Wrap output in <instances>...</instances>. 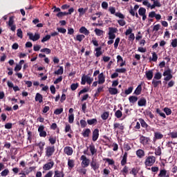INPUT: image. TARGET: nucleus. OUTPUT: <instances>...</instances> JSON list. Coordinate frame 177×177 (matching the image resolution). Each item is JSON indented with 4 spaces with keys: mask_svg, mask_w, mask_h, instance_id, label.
I'll return each instance as SVG.
<instances>
[{
    "mask_svg": "<svg viewBox=\"0 0 177 177\" xmlns=\"http://www.w3.org/2000/svg\"><path fill=\"white\" fill-rule=\"evenodd\" d=\"M156 162V158L153 156H147L145 161V167H151Z\"/></svg>",
    "mask_w": 177,
    "mask_h": 177,
    "instance_id": "f257e3e1",
    "label": "nucleus"
},
{
    "mask_svg": "<svg viewBox=\"0 0 177 177\" xmlns=\"http://www.w3.org/2000/svg\"><path fill=\"white\" fill-rule=\"evenodd\" d=\"M163 77H165L164 78V81L168 82V81H171V80H172L174 75H172V72L171 71V70L168 68L167 70L164 71Z\"/></svg>",
    "mask_w": 177,
    "mask_h": 177,
    "instance_id": "f03ea898",
    "label": "nucleus"
},
{
    "mask_svg": "<svg viewBox=\"0 0 177 177\" xmlns=\"http://www.w3.org/2000/svg\"><path fill=\"white\" fill-rule=\"evenodd\" d=\"M80 160L82 161V165L83 168H86L89 167V165L91 164V161L88 158L85 156V155H82L80 157Z\"/></svg>",
    "mask_w": 177,
    "mask_h": 177,
    "instance_id": "7ed1b4c3",
    "label": "nucleus"
},
{
    "mask_svg": "<svg viewBox=\"0 0 177 177\" xmlns=\"http://www.w3.org/2000/svg\"><path fill=\"white\" fill-rule=\"evenodd\" d=\"M90 165L91 167V169L94 170L95 171H97V169H99V167H100V165L97 162V160L95 158H92L91 162H90Z\"/></svg>",
    "mask_w": 177,
    "mask_h": 177,
    "instance_id": "20e7f679",
    "label": "nucleus"
},
{
    "mask_svg": "<svg viewBox=\"0 0 177 177\" xmlns=\"http://www.w3.org/2000/svg\"><path fill=\"white\" fill-rule=\"evenodd\" d=\"M118 73H122V74H125V73H127V68H117V69H115V73H113L111 75V78H112L113 80L114 78H117V77H118Z\"/></svg>",
    "mask_w": 177,
    "mask_h": 177,
    "instance_id": "39448f33",
    "label": "nucleus"
},
{
    "mask_svg": "<svg viewBox=\"0 0 177 177\" xmlns=\"http://www.w3.org/2000/svg\"><path fill=\"white\" fill-rule=\"evenodd\" d=\"M140 124H141L142 128H144L147 132H150L151 131V127L146 123V121H145V119L140 118L138 119Z\"/></svg>",
    "mask_w": 177,
    "mask_h": 177,
    "instance_id": "423d86ee",
    "label": "nucleus"
},
{
    "mask_svg": "<svg viewBox=\"0 0 177 177\" xmlns=\"http://www.w3.org/2000/svg\"><path fill=\"white\" fill-rule=\"evenodd\" d=\"M55 146H48L46 148V157H52L55 153Z\"/></svg>",
    "mask_w": 177,
    "mask_h": 177,
    "instance_id": "0eeeda50",
    "label": "nucleus"
},
{
    "mask_svg": "<svg viewBox=\"0 0 177 177\" xmlns=\"http://www.w3.org/2000/svg\"><path fill=\"white\" fill-rule=\"evenodd\" d=\"M55 165V162L53 160H50V162L46 163L43 166L44 171H49V169H52L53 168V166Z\"/></svg>",
    "mask_w": 177,
    "mask_h": 177,
    "instance_id": "6e6552de",
    "label": "nucleus"
},
{
    "mask_svg": "<svg viewBox=\"0 0 177 177\" xmlns=\"http://www.w3.org/2000/svg\"><path fill=\"white\" fill-rule=\"evenodd\" d=\"M28 35L29 36V39L31 41H33V42H35V41H38V39L41 38V35H39V33H35L34 35V34L31 32H28Z\"/></svg>",
    "mask_w": 177,
    "mask_h": 177,
    "instance_id": "1a4fd4ad",
    "label": "nucleus"
},
{
    "mask_svg": "<svg viewBox=\"0 0 177 177\" xmlns=\"http://www.w3.org/2000/svg\"><path fill=\"white\" fill-rule=\"evenodd\" d=\"M45 127L44 125H41L38 128V132L39 133L40 138H46V131H44Z\"/></svg>",
    "mask_w": 177,
    "mask_h": 177,
    "instance_id": "9d476101",
    "label": "nucleus"
},
{
    "mask_svg": "<svg viewBox=\"0 0 177 177\" xmlns=\"http://www.w3.org/2000/svg\"><path fill=\"white\" fill-rule=\"evenodd\" d=\"M149 142H150V138L145 137V136L140 137V143H141V145H149Z\"/></svg>",
    "mask_w": 177,
    "mask_h": 177,
    "instance_id": "9b49d317",
    "label": "nucleus"
},
{
    "mask_svg": "<svg viewBox=\"0 0 177 177\" xmlns=\"http://www.w3.org/2000/svg\"><path fill=\"white\" fill-rule=\"evenodd\" d=\"M106 82V76L103 73H101L98 75V84L99 85H102Z\"/></svg>",
    "mask_w": 177,
    "mask_h": 177,
    "instance_id": "f8f14e48",
    "label": "nucleus"
},
{
    "mask_svg": "<svg viewBox=\"0 0 177 177\" xmlns=\"http://www.w3.org/2000/svg\"><path fill=\"white\" fill-rule=\"evenodd\" d=\"M113 129L115 131L117 132V133H118V131H117V129H120V131H124V125H122V124L115 122L113 124Z\"/></svg>",
    "mask_w": 177,
    "mask_h": 177,
    "instance_id": "ddd939ff",
    "label": "nucleus"
},
{
    "mask_svg": "<svg viewBox=\"0 0 177 177\" xmlns=\"http://www.w3.org/2000/svg\"><path fill=\"white\" fill-rule=\"evenodd\" d=\"M158 177H169V173L165 169H160L158 174Z\"/></svg>",
    "mask_w": 177,
    "mask_h": 177,
    "instance_id": "4468645a",
    "label": "nucleus"
},
{
    "mask_svg": "<svg viewBox=\"0 0 177 177\" xmlns=\"http://www.w3.org/2000/svg\"><path fill=\"white\" fill-rule=\"evenodd\" d=\"M99 139V129H95L93 131L92 140L96 142Z\"/></svg>",
    "mask_w": 177,
    "mask_h": 177,
    "instance_id": "2eb2a0df",
    "label": "nucleus"
},
{
    "mask_svg": "<svg viewBox=\"0 0 177 177\" xmlns=\"http://www.w3.org/2000/svg\"><path fill=\"white\" fill-rule=\"evenodd\" d=\"M146 104H147V100L145 97H141L138 102V105L140 107L146 106Z\"/></svg>",
    "mask_w": 177,
    "mask_h": 177,
    "instance_id": "dca6fc26",
    "label": "nucleus"
},
{
    "mask_svg": "<svg viewBox=\"0 0 177 177\" xmlns=\"http://www.w3.org/2000/svg\"><path fill=\"white\" fill-rule=\"evenodd\" d=\"M127 161H128V152H124V153L122 156V159L120 162L122 167H124L126 165Z\"/></svg>",
    "mask_w": 177,
    "mask_h": 177,
    "instance_id": "f3484780",
    "label": "nucleus"
},
{
    "mask_svg": "<svg viewBox=\"0 0 177 177\" xmlns=\"http://www.w3.org/2000/svg\"><path fill=\"white\" fill-rule=\"evenodd\" d=\"M64 151L67 156H73V153H74V151L71 147H66L64 149Z\"/></svg>",
    "mask_w": 177,
    "mask_h": 177,
    "instance_id": "a211bd4d",
    "label": "nucleus"
},
{
    "mask_svg": "<svg viewBox=\"0 0 177 177\" xmlns=\"http://www.w3.org/2000/svg\"><path fill=\"white\" fill-rule=\"evenodd\" d=\"M132 91H133V86H130L128 89H126L124 92L121 93V96H127V95H131L132 93Z\"/></svg>",
    "mask_w": 177,
    "mask_h": 177,
    "instance_id": "6ab92c4d",
    "label": "nucleus"
},
{
    "mask_svg": "<svg viewBox=\"0 0 177 177\" xmlns=\"http://www.w3.org/2000/svg\"><path fill=\"white\" fill-rule=\"evenodd\" d=\"M145 75L148 81H151V80H153V70L147 71L145 72Z\"/></svg>",
    "mask_w": 177,
    "mask_h": 177,
    "instance_id": "aec40b11",
    "label": "nucleus"
},
{
    "mask_svg": "<svg viewBox=\"0 0 177 177\" xmlns=\"http://www.w3.org/2000/svg\"><path fill=\"white\" fill-rule=\"evenodd\" d=\"M92 131H91V129H84L82 133L83 138H89V135H91Z\"/></svg>",
    "mask_w": 177,
    "mask_h": 177,
    "instance_id": "412c9836",
    "label": "nucleus"
},
{
    "mask_svg": "<svg viewBox=\"0 0 177 177\" xmlns=\"http://www.w3.org/2000/svg\"><path fill=\"white\" fill-rule=\"evenodd\" d=\"M120 173L124 176H127L129 173V167L124 165L123 169L120 171Z\"/></svg>",
    "mask_w": 177,
    "mask_h": 177,
    "instance_id": "4be33fe9",
    "label": "nucleus"
},
{
    "mask_svg": "<svg viewBox=\"0 0 177 177\" xmlns=\"http://www.w3.org/2000/svg\"><path fill=\"white\" fill-rule=\"evenodd\" d=\"M68 169H73L75 167V161L73 159H68Z\"/></svg>",
    "mask_w": 177,
    "mask_h": 177,
    "instance_id": "5701e85b",
    "label": "nucleus"
},
{
    "mask_svg": "<svg viewBox=\"0 0 177 177\" xmlns=\"http://www.w3.org/2000/svg\"><path fill=\"white\" fill-rule=\"evenodd\" d=\"M79 32H80V34H84V35L90 34V32L85 26H82L79 30Z\"/></svg>",
    "mask_w": 177,
    "mask_h": 177,
    "instance_id": "b1692460",
    "label": "nucleus"
},
{
    "mask_svg": "<svg viewBox=\"0 0 177 177\" xmlns=\"http://www.w3.org/2000/svg\"><path fill=\"white\" fill-rule=\"evenodd\" d=\"M35 101L39 102V103H42V102H44V97H42V95H41V93H36Z\"/></svg>",
    "mask_w": 177,
    "mask_h": 177,
    "instance_id": "393cba45",
    "label": "nucleus"
},
{
    "mask_svg": "<svg viewBox=\"0 0 177 177\" xmlns=\"http://www.w3.org/2000/svg\"><path fill=\"white\" fill-rule=\"evenodd\" d=\"M136 156L138 158H143L145 157V151L142 149H138L136 151Z\"/></svg>",
    "mask_w": 177,
    "mask_h": 177,
    "instance_id": "a878e982",
    "label": "nucleus"
},
{
    "mask_svg": "<svg viewBox=\"0 0 177 177\" xmlns=\"http://www.w3.org/2000/svg\"><path fill=\"white\" fill-rule=\"evenodd\" d=\"M142 93V84H139L134 91V95L136 96H139Z\"/></svg>",
    "mask_w": 177,
    "mask_h": 177,
    "instance_id": "bb28decb",
    "label": "nucleus"
},
{
    "mask_svg": "<svg viewBox=\"0 0 177 177\" xmlns=\"http://www.w3.org/2000/svg\"><path fill=\"white\" fill-rule=\"evenodd\" d=\"M138 9H139V6L136 5L133 8L132 7H131V9L129 10V12L131 16H135V12H136V10H138Z\"/></svg>",
    "mask_w": 177,
    "mask_h": 177,
    "instance_id": "cd10ccee",
    "label": "nucleus"
},
{
    "mask_svg": "<svg viewBox=\"0 0 177 177\" xmlns=\"http://www.w3.org/2000/svg\"><path fill=\"white\" fill-rule=\"evenodd\" d=\"M95 50L96 52L95 53L96 57H100V56H102V55L103 54V53L102 52V46L95 48Z\"/></svg>",
    "mask_w": 177,
    "mask_h": 177,
    "instance_id": "c85d7f7f",
    "label": "nucleus"
},
{
    "mask_svg": "<svg viewBox=\"0 0 177 177\" xmlns=\"http://www.w3.org/2000/svg\"><path fill=\"white\" fill-rule=\"evenodd\" d=\"M151 84L153 86V88H157V86H158V85H162V83L161 80H156L153 79Z\"/></svg>",
    "mask_w": 177,
    "mask_h": 177,
    "instance_id": "c756f323",
    "label": "nucleus"
},
{
    "mask_svg": "<svg viewBox=\"0 0 177 177\" xmlns=\"http://www.w3.org/2000/svg\"><path fill=\"white\" fill-rule=\"evenodd\" d=\"M162 138H164V135L158 131L154 133V138L156 139V140H160V139H162Z\"/></svg>",
    "mask_w": 177,
    "mask_h": 177,
    "instance_id": "7c9ffc66",
    "label": "nucleus"
},
{
    "mask_svg": "<svg viewBox=\"0 0 177 177\" xmlns=\"http://www.w3.org/2000/svg\"><path fill=\"white\" fill-rule=\"evenodd\" d=\"M89 150L91 153V156H95V153H97V149L95 147V145H91L89 147Z\"/></svg>",
    "mask_w": 177,
    "mask_h": 177,
    "instance_id": "2f4dec72",
    "label": "nucleus"
},
{
    "mask_svg": "<svg viewBox=\"0 0 177 177\" xmlns=\"http://www.w3.org/2000/svg\"><path fill=\"white\" fill-rule=\"evenodd\" d=\"M63 73H64V68L63 66H59V68L57 71H55L54 74H55V75H62Z\"/></svg>",
    "mask_w": 177,
    "mask_h": 177,
    "instance_id": "473e14b6",
    "label": "nucleus"
},
{
    "mask_svg": "<svg viewBox=\"0 0 177 177\" xmlns=\"http://www.w3.org/2000/svg\"><path fill=\"white\" fill-rule=\"evenodd\" d=\"M54 177H64V172L62 171L56 170L55 171Z\"/></svg>",
    "mask_w": 177,
    "mask_h": 177,
    "instance_id": "72a5a7b5",
    "label": "nucleus"
},
{
    "mask_svg": "<svg viewBox=\"0 0 177 177\" xmlns=\"http://www.w3.org/2000/svg\"><path fill=\"white\" fill-rule=\"evenodd\" d=\"M109 93L110 95H117V93H118V89L116 88L111 87L109 88Z\"/></svg>",
    "mask_w": 177,
    "mask_h": 177,
    "instance_id": "f704fd0d",
    "label": "nucleus"
},
{
    "mask_svg": "<svg viewBox=\"0 0 177 177\" xmlns=\"http://www.w3.org/2000/svg\"><path fill=\"white\" fill-rule=\"evenodd\" d=\"M129 101L130 103H132L133 104L136 103L138 102V97L135 95H131L129 97Z\"/></svg>",
    "mask_w": 177,
    "mask_h": 177,
    "instance_id": "c9c22d12",
    "label": "nucleus"
},
{
    "mask_svg": "<svg viewBox=\"0 0 177 177\" xmlns=\"http://www.w3.org/2000/svg\"><path fill=\"white\" fill-rule=\"evenodd\" d=\"M84 39H85V35H77L76 37L74 38L75 41H78L79 42H82Z\"/></svg>",
    "mask_w": 177,
    "mask_h": 177,
    "instance_id": "e433bc0d",
    "label": "nucleus"
},
{
    "mask_svg": "<svg viewBox=\"0 0 177 177\" xmlns=\"http://www.w3.org/2000/svg\"><path fill=\"white\" fill-rule=\"evenodd\" d=\"M110 115V113L109 112H104L102 115H101V118L102 120H103L104 121H106V120H107L109 118Z\"/></svg>",
    "mask_w": 177,
    "mask_h": 177,
    "instance_id": "4c0bfd02",
    "label": "nucleus"
},
{
    "mask_svg": "<svg viewBox=\"0 0 177 177\" xmlns=\"http://www.w3.org/2000/svg\"><path fill=\"white\" fill-rule=\"evenodd\" d=\"M77 10L80 13V16H84V14L86 13V12L88 11V8H80Z\"/></svg>",
    "mask_w": 177,
    "mask_h": 177,
    "instance_id": "58836bf2",
    "label": "nucleus"
},
{
    "mask_svg": "<svg viewBox=\"0 0 177 177\" xmlns=\"http://www.w3.org/2000/svg\"><path fill=\"white\" fill-rule=\"evenodd\" d=\"M87 124L88 125H93L95 124H97V119L93 118V119L87 120Z\"/></svg>",
    "mask_w": 177,
    "mask_h": 177,
    "instance_id": "ea45409f",
    "label": "nucleus"
},
{
    "mask_svg": "<svg viewBox=\"0 0 177 177\" xmlns=\"http://www.w3.org/2000/svg\"><path fill=\"white\" fill-rule=\"evenodd\" d=\"M94 32L95 33V35H97V37H102V35L104 32L102 30H100L99 28H95L94 30Z\"/></svg>",
    "mask_w": 177,
    "mask_h": 177,
    "instance_id": "a19ab883",
    "label": "nucleus"
},
{
    "mask_svg": "<svg viewBox=\"0 0 177 177\" xmlns=\"http://www.w3.org/2000/svg\"><path fill=\"white\" fill-rule=\"evenodd\" d=\"M161 78H162V75L161 74V73L157 72L156 73H155L153 80H156L160 81V80H161Z\"/></svg>",
    "mask_w": 177,
    "mask_h": 177,
    "instance_id": "79ce46f5",
    "label": "nucleus"
},
{
    "mask_svg": "<svg viewBox=\"0 0 177 177\" xmlns=\"http://www.w3.org/2000/svg\"><path fill=\"white\" fill-rule=\"evenodd\" d=\"M104 161L108 162L109 165H114L115 164L114 160L110 159L109 158H104Z\"/></svg>",
    "mask_w": 177,
    "mask_h": 177,
    "instance_id": "37998d69",
    "label": "nucleus"
},
{
    "mask_svg": "<svg viewBox=\"0 0 177 177\" xmlns=\"http://www.w3.org/2000/svg\"><path fill=\"white\" fill-rule=\"evenodd\" d=\"M138 15L140 16H143L144 15H146V8H140L138 10Z\"/></svg>",
    "mask_w": 177,
    "mask_h": 177,
    "instance_id": "c03bdc74",
    "label": "nucleus"
},
{
    "mask_svg": "<svg viewBox=\"0 0 177 177\" xmlns=\"http://www.w3.org/2000/svg\"><path fill=\"white\" fill-rule=\"evenodd\" d=\"M88 80V75H84L82 77L81 85H85L86 84Z\"/></svg>",
    "mask_w": 177,
    "mask_h": 177,
    "instance_id": "a18cd8bd",
    "label": "nucleus"
},
{
    "mask_svg": "<svg viewBox=\"0 0 177 177\" xmlns=\"http://www.w3.org/2000/svg\"><path fill=\"white\" fill-rule=\"evenodd\" d=\"M163 111H165V114L167 115H171L172 114V110L168 107H165L163 109Z\"/></svg>",
    "mask_w": 177,
    "mask_h": 177,
    "instance_id": "49530a36",
    "label": "nucleus"
},
{
    "mask_svg": "<svg viewBox=\"0 0 177 177\" xmlns=\"http://www.w3.org/2000/svg\"><path fill=\"white\" fill-rule=\"evenodd\" d=\"M27 133H28L27 140H29L30 143H31V140H32V132L27 130Z\"/></svg>",
    "mask_w": 177,
    "mask_h": 177,
    "instance_id": "de8ad7c7",
    "label": "nucleus"
},
{
    "mask_svg": "<svg viewBox=\"0 0 177 177\" xmlns=\"http://www.w3.org/2000/svg\"><path fill=\"white\" fill-rule=\"evenodd\" d=\"M156 113L157 114H159L160 117H162V118H167V115H165V113H162L160 109H156Z\"/></svg>",
    "mask_w": 177,
    "mask_h": 177,
    "instance_id": "09e8293b",
    "label": "nucleus"
},
{
    "mask_svg": "<svg viewBox=\"0 0 177 177\" xmlns=\"http://www.w3.org/2000/svg\"><path fill=\"white\" fill-rule=\"evenodd\" d=\"M115 117H116V118H121V117H122V111L120 110L116 111L115 113Z\"/></svg>",
    "mask_w": 177,
    "mask_h": 177,
    "instance_id": "8fccbe9b",
    "label": "nucleus"
},
{
    "mask_svg": "<svg viewBox=\"0 0 177 177\" xmlns=\"http://www.w3.org/2000/svg\"><path fill=\"white\" fill-rule=\"evenodd\" d=\"M86 125H88V123L86 122V120H80V127H81V128H86Z\"/></svg>",
    "mask_w": 177,
    "mask_h": 177,
    "instance_id": "3c124183",
    "label": "nucleus"
},
{
    "mask_svg": "<svg viewBox=\"0 0 177 177\" xmlns=\"http://www.w3.org/2000/svg\"><path fill=\"white\" fill-rule=\"evenodd\" d=\"M80 86V84L78 83H73L71 85V91H75L77 88Z\"/></svg>",
    "mask_w": 177,
    "mask_h": 177,
    "instance_id": "603ef678",
    "label": "nucleus"
},
{
    "mask_svg": "<svg viewBox=\"0 0 177 177\" xmlns=\"http://www.w3.org/2000/svg\"><path fill=\"white\" fill-rule=\"evenodd\" d=\"M17 35L19 38H23V30H21V28L17 29Z\"/></svg>",
    "mask_w": 177,
    "mask_h": 177,
    "instance_id": "864d4df0",
    "label": "nucleus"
},
{
    "mask_svg": "<svg viewBox=\"0 0 177 177\" xmlns=\"http://www.w3.org/2000/svg\"><path fill=\"white\" fill-rule=\"evenodd\" d=\"M79 174H83V175H86V169L85 167L80 168L77 170Z\"/></svg>",
    "mask_w": 177,
    "mask_h": 177,
    "instance_id": "5fc2aeb1",
    "label": "nucleus"
},
{
    "mask_svg": "<svg viewBox=\"0 0 177 177\" xmlns=\"http://www.w3.org/2000/svg\"><path fill=\"white\" fill-rule=\"evenodd\" d=\"M37 146H38V147L39 148V149L41 150V151H44V147L45 146V142H39Z\"/></svg>",
    "mask_w": 177,
    "mask_h": 177,
    "instance_id": "6e6d98bb",
    "label": "nucleus"
},
{
    "mask_svg": "<svg viewBox=\"0 0 177 177\" xmlns=\"http://www.w3.org/2000/svg\"><path fill=\"white\" fill-rule=\"evenodd\" d=\"M63 113V108L57 109L54 111V114H56V115H59V114H62Z\"/></svg>",
    "mask_w": 177,
    "mask_h": 177,
    "instance_id": "4d7b16f0",
    "label": "nucleus"
},
{
    "mask_svg": "<svg viewBox=\"0 0 177 177\" xmlns=\"http://www.w3.org/2000/svg\"><path fill=\"white\" fill-rule=\"evenodd\" d=\"M169 135H170V138H171V139L177 138V131L170 132Z\"/></svg>",
    "mask_w": 177,
    "mask_h": 177,
    "instance_id": "13d9d810",
    "label": "nucleus"
},
{
    "mask_svg": "<svg viewBox=\"0 0 177 177\" xmlns=\"http://www.w3.org/2000/svg\"><path fill=\"white\" fill-rule=\"evenodd\" d=\"M120 37H117L115 40L114 48L117 49L118 48V44H120Z\"/></svg>",
    "mask_w": 177,
    "mask_h": 177,
    "instance_id": "bf43d9fd",
    "label": "nucleus"
},
{
    "mask_svg": "<svg viewBox=\"0 0 177 177\" xmlns=\"http://www.w3.org/2000/svg\"><path fill=\"white\" fill-rule=\"evenodd\" d=\"M1 175L2 176H8V175H9V169H5L3 171H1Z\"/></svg>",
    "mask_w": 177,
    "mask_h": 177,
    "instance_id": "052dcab7",
    "label": "nucleus"
},
{
    "mask_svg": "<svg viewBox=\"0 0 177 177\" xmlns=\"http://www.w3.org/2000/svg\"><path fill=\"white\" fill-rule=\"evenodd\" d=\"M68 122L69 124H73L74 122V114H71L68 115Z\"/></svg>",
    "mask_w": 177,
    "mask_h": 177,
    "instance_id": "680f3d73",
    "label": "nucleus"
},
{
    "mask_svg": "<svg viewBox=\"0 0 177 177\" xmlns=\"http://www.w3.org/2000/svg\"><path fill=\"white\" fill-rule=\"evenodd\" d=\"M158 59V56L157 55V53H152V62H157V59Z\"/></svg>",
    "mask_w": 177,
    "mask_h": 177,
    "instance_id": "e2e57ef3",
    "label": "nucleus"
},
{
    "mask_svg": "<svg viewBox=\"0 0 177 177\" xmlns=\"http://www.w3.org/2000/svg\"><path fill=\"white\" fill-rule=\"evenodd\" d=\"M48 140L50 145H55L56 143V137H50Z\"/></svg>",
    "mask_w": 177,
    "mask_h": 177,
    "instance_id": "0e129e2a",
    "label": "nucleus"
},
{
    "mask_svg": "<svg viewBox=\"0 0 177 177\" xmlns=\"http://www.w3.org/2000/svg\"><path fill=\"white\" fill-rule=\"evenodd\" d=\"M156 156H161V147H158L155 149Z\"/></svg>",
    "mask_w": 177,
    "mask_h": 177,
    "instance_id": "69168bd1",
    "label": "nucleus"
},
{
    "mask_svg": "<svg viewBox=\"0 0 177 177\" xmlns=\"http://www.w3.org/2000/svg\"><path fill=\"white\" fill-rule=\"evenodd\" d=\"M50 39V35H47L41 39V42H46V41H49Z\"/></svg>",
    "mask_w": 177,
    "mask_h": 177,
    "instance_id": "338daca9",
    "label": "nucleus"
},
{
    "mask_svg": "<svg viewBox=\"0 0 177 177\" xmlns=\"http://www.w3.org/2000/svg\"><path fill=\"white\" fill-rule=\"evenodd\" d=\"M172 48H176L177 46V39H174L171 41V44Z\"/></svg>",
    "mask_w": 177,
    "mask_h": 177,
    "instance_id": "774afa93",
    "label": "nucleus"
}]
</instances>
